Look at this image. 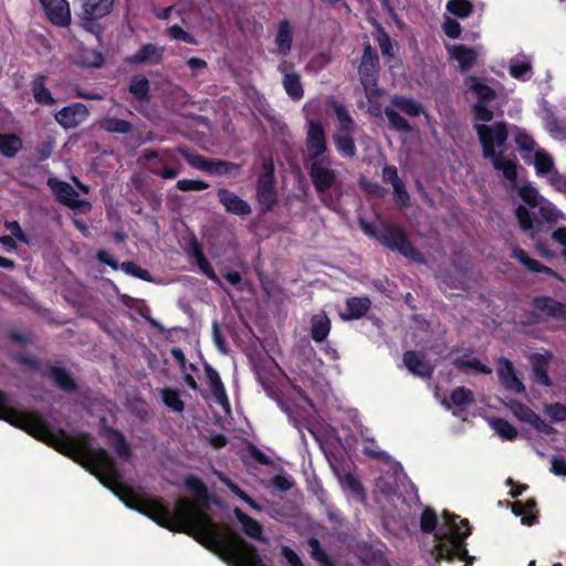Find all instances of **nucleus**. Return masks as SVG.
Wrapping results in <instances>:
<instances>
[{"label":"nucleus","instance_id":"obj_32","mask_svg":"<svg viewBox=\"0 0 566 566\" xmlns=\"http://www.w3.org/2000/svg\"><path fill=\"white\" fill-rule=\"evenodd\" d=\"M391 104L394 107L403 112L406 115L416 117L419 116L422 112V105L416 102L412 98H407L403 96L395 95L391 97Z\"/></svg>","mask_w":566,"mask_h":566},{"label":"nucleus","instance_id":"obj_12","mask_svg":"<svg viewBox=\"0 0 566 566\" xmlns=\"http://www.w3.org/2000/svg\"><path fill=\"white\" fill-rule=\"evenodd\" d=\"M279 71L283 74L282 85L286 94L294 101H300L304 96V90L301 83V76L290 71V66L286 62L279 65Z\"/></svg>","mask_w":566,"mask_h":566},{"label":"nucleus","instance_id":"obj_59","mask_svg":"<svg viewBox=\"0 0 566 566\" xmlns=\"http://www.w3.org/2000/svg\"><path fill=\"white\" fill-rule=\"evenodd\" d=\"M442 28L449 38L457 39L461 34L460 23L451 18L444 20Z\"/></svg>","mask_w":566,"mask_h":566},{"label":"nucleus","instance_id":"obj_17","mask_svg":"<svg viewBox=\"0 0 566 566\" xmlns=\"http://www.w3.org/2000/svg\"><path fill=\"white\" fill-rule=\"evenodd\" d=\"M451 405L448 407L452 409V412L459 416L465 411L475 401L473 392L465 387H457L450 395Z\"/></svg>","mask_w":566,"mask_h":566},{"label":"nucleus","instance_id":"obj_6","mask_svg":"<svg viewBox=\"0 0 566 566\" xmlns=\"http://www.w3.org/2000/svg\"><path fill=\"white\" fill-rule=\"evenodd\" d=\"M312 182L319 193L328 190L336 180V172L332 168L328 156L306 160Z\"/></svg>","mask_w":566,"mask_h":566},{"label":"nucleus","instance_id":"obj_29","mask_svg":"<svg viewBox=\"0 0 566 566\" xmlns=\"http://www.w3.org/2000/svg\"><path fill=\"white\" fill-rule=\"evenodd\" d=\"M513 255L527 270H530L532 272L543 273V274H547V275H554V271L551 268H548L546 265H543L537 260L528 256V254L524 250H522L520 248H514L513 249Z\"/></svg>","mask_w":566,"mask_h":566},{"label":"nucleus","instance_id":"obj_38","mask_svg":"<svg viewBox=\"0 0 566 566\" xmlns=\"http://www.w3.org/2000/svg\"><path fill=\"white\" fill-rule=\"evenodd\" d=\"M403 238H405V234L400 229L388 228L381 233V235L379 237V240L381 241L382 244L388 247L390 250H396L399 242Z\"/></svg>","mask_w":566,"mask_h":566},{"label":"nucleus","instance_id":"obj_11","mask_svg":"<svg viewBox=\"0 0 566 566\" xmlns=\"http://www.w3.org/2000/svg\"><path fill=\"white\" fill-rule=\"evenodd\" d=\"M45 15L55 25L66 27L71 22V10L66 0H40Z\"/></svg>","mask_w":566,"mask_h":566},{"label":"nucleus","instance_id":"obj_46","mask_svg":"<svg viewBox=\"0 0 566 566\" xmlns=\"http://www.w3.org/2000/svg\"><path fill=\"white\" fill-rule=\"evenodd\" d=\"M178 151L185 157L187 163L192 166L193 168H197L202 171L208 170L209 160L203 158L200 155L191 154L186 148H178Z\"/></svg>","mask_w":566,"mask_h":566},{"label":"nucleus","instance_id":"obj_33","mask_svg":"<svg viewBox=\"0 0 566 566\" xmlns=\"http://www.w3.org/2000/svg\"><path fill=\"white\" fill-rule=\"evenodd\" d=\"M467 85L470 91L475 93L478 101L486 103L488 101L495 98L494 90L483 84L476 76H469L467 80Z\"/></svg>","mask_w":566,"mask_h":566},{"label":"nucleus","instance_id":"obj_13","mask_svg":"<svg viewBox=\"0 0 566 566\" xmlns=\"http://www.w3.org/2000/svg\"><path fill=\"white\" fill-rule=\"evenodd\" d=\"M218 198L224 209L230 213L247 216L251 212L249 203L228 189H219Z\"/></svg>","mask_w":566,"mask_h":566},{"label":"nucleus","instance_id":"obj_51","mask_svg":"<svg viewBox=\"0 0 566 566\" xmlns=\"http://www.w3.org/2000/svg\"><path fill=\"white\" fill-rule=\"evenodd\" d=\"M235 168H238L237 165L228 163V161L209 160V166H208L207 172L214 174V175H224Z\"/></svg>","mask_w":566,"mask_h":566},{"label":"nucleus","instance_id":"obj_57","mask_svg":"<svg viewBox=\"0 0 566 566\" xmlns=\"http://www.w3.org/2000/svg\"><path fill=\"white\" fill-rule=\"evenodd\" d=\"M532 379L535 384L543 386H551L552 384L546 369L541 364L534 365Z\"/></svg>","mask_w":566,"mask_h":566},{"label":"nucleus","instance_id":"obj_49","mask_svg":"<svg viewBox=\"0 0 566 566\" xmlns=\"http://www.w3.org/2000/svg\"><path fill=\"white\" fill-rule=\"evenodd\" d=\"M176 187L181 191H200L207 189L209 185L202 180L180 179Z\"/></svg>","mask_w":566,"mask_h":566},{"label":"nucleus","instance_id":"obj_14","mask_svg":"<svg viewBox=\"0 0 566 566\" xmlns=\"http://www.w3.org/2000/svg\"><path fill=\"white\" fill-rule=\"evenodd\" d=\"M403 364L407 369L413 374L415 376L421 378H430L433 373V367L430 366L422 354L417 352H406L403 354Z\"/></svg>","mask_w":566,"mask_h":566},{"label":"nucleus","instance_id":"obj_54","mask_svg":"<svg viewBox=\"0 0 566 566\" xmlns=\"http://www.w3.org/2000/svg\"><path fill=\"white\" fill-rule=\"evenodd\" d=\"M196 259H197V264L199 266V269L210 279L212 280L213 282L220 284V280L218 277V275L214 273V271L212 270V268L210 266L209 262L207 261V259L203 256L202 252L201 251H197L196 253Z\"/></svg>","mask_w":566,"mask_h":566},{"label":"nucleus","instance_id":"obj_25","mask_svg":"<svg viewBox=\"0 0 566 566\" xmlns=\"http://www.w3.org/2000/svg\"><path fill=\"white\" fill-rule=\"evenodd\" d=\"M453 365L457 369L464 374H468L470 370L485 375L492 374V369L489 366L484 365L481 360L474 357H457L453 360Z\"/></svg>","mask_w":566,"mask_h":566},{"label":"nucleus","instance_id":"obj_24","mask_svg":"<svg viewBox=\"0 0 566 566\" xmlns=\"http://www.w3.org/2000/svg\"><path fill=\"white\" fill-rule=\"evenodd\" d=\"M293 38V28L287 20H283L279 24L275 44L281 54L286 55L291 51Z\"/></svg>","mask_w":566,"mask_h":566},{"label":"nucleus","instance_id":"obj_43","mask_svg":"<svg viewBox=\"0 0 566 566\" xmlns=\"http://www.w3.org/2000/svg\"><path fill=\"white\" fill-rule=\"evenodd\" d=\"M51 377L56 386L64 390L74 389V382L67 371L60 367H53L51 369Z\"/></svg>","mask_w":566,"mask_h":566},{"label":"nucleus","instance_id":"obj_52","mask_svg":"<svg viewBox=\"0 0 566 566\" xmlns=\"http://www.w3.org/2000/svg\"><path fill=\"white\" fill-rule=\"evenodd\" d=\"M474 115L480 124H488L493 118V112L482 101H478L474 105Z\"/></svg>","mask_w":566,"mask_h":566},{"label":"nucleus","instance_id":"obj_16","mask_svg":"<svg viewBox=\"0 0 566 566\" xmlns=\"http://www.w3.org/2000/svg\"><path fill=\"white\" fill-rule=\"evenodd\" d=\"M233 513L245 535L263 543L266 542L263 537V526L256 520L242 512L239 507H235Z\"/></svg>","mask_w":566,"mask_h":566},{"label":"nucleus","instance_id":"obj_37","mask_svg":"<svg viewBox=\"0 0 566 566\" xmlns=\"http://www.w3.org/2000/svg\"><path fill=\"white\" fill-rule=\"evenodd\" d=\"M490 426L503 439L513 440L517 436V430L503 419H492Z\"/></svg>","mask_w":566,"mask_h":566},{"label":"nucleus","instance_id":"obj_8","mask_svg":"<svg viewBox=\"0 0 566 566\" xmlns=\"http://www.w3.org/2000/svg\"><path fill=\"white\" fill-rule=\"evenodd\" d=\"M306 155L308 159L327 156L325 130L318 122L308 120L306 132Z\"/></svg>","mask_w":566,"mask_h":566},{"label":"nucleus","instance_id":"obj_50","mask_svg":"<svg viewBox=\"0 0 566 566\" xmlns=\"http://www.w3.org/2000/svg\"><path fill=\"white\" fill-rule=\"evenodd\" d=\"M534 161H535V167H536L537 171L541 174H546V172L551 171V169L553 167L552 157L544 151H536Z\"/></svg>","mask_w":566,"mask_h":566},{"label":"nucleus","instance_id":"obj_5","mask_svg":"<svg viewBox=\"0 0 566 566\" xmlns=\"http://www.w3.org/2000/svg\"><path fill=\"white\" fill-rule=\"evenodd\" d=\"M511 187L516 188L518 196L526 205L538 210V214L544 221L556 223L565 220V214L552 202L539 196L534 187L530 185L517 186L516 184L515 186L511 184Z\"/></svg>","mask_w":566,"mask_h":566},{"label":"nucleus","instance_id":"obj_36","mask_svg":"<svg viewBox=\"0 0 566 566\" xmlns=\"http://www.w3.org/2000/svg\"><path fill=\"white\" fill-rule=\"evenodd\" d=\"M384 113L387 116L389 125L392 129L403 133L411 132L412 128L409 123L392 107H386Z\"/></svg>","mask_w":566,"mask_h":566},{"label":"nucleus","instance_id":"obj_23","mask_svg":"<svg viewBox=\"0 0 566 566\" xmlns=\"http://www.w3.org/2000/svg\"><path fill=\"white\" fill-rule=\"evenodd\" d=\"M347 314H340L345 321L357 319L364 316L370 308L371 302L368 297H350L346 302Z\"/></svg>","mask_w":566,"mask_h":566},{"label":"nucleus","instance_id":"obj_53","mask_svg":"<svg viewBox=\"0 0 566 566\" xmlns=\"http://www.w3.org/2000/svg\"><path fill=\"white\" fill-rule=\"evenodd\" d=\"M515 143L521 150L533 151L535 142L525 132L517 129L514 135Z\"/></svg>","mask_w":566,"mask_h":566},{"label":"nucleus","instance_id":"obj_63","mask_svg":"<svg viewBox=\"0 0 566 566\" xmlns=\"http://www.w3.org/2000/svg\"><path fill=\"white\" fill-rule=\"evenodd\" d=\"M392 188L396 202L401 206H407L409 203V195L405 189L403 182L401 181L400 184L395 185Z\"/></svg>","mask_w":566,"mask_h":566},{"label":"nucleus","instance_id":"obj_4","mask_svg":"<svg viewBox=\"0 0 566 566\" xmlns=\"http://www.w3.org/2000/svg\"><path fill=\"white\" fill-rule=\"evenodd\" d=\"M333 109L338 120V127L333 135L336 149L342 156L353 158L356 155L353 137L356 124L344 105L334 103Z\"/></svg>","mask_w":566,"mask_h":566},{"label":"nucleus","instance_id":"obj_45","mask_svg":"<svg viewBox=\"0 0 566 566\" xmlns=\"http://www.w3.org/2000/svg\"><path fill=\"white\" fill-rule=\"evenodd\" d=\"M185 485L198 501H202L207 497V488L200 479L192 475L188 476L185 481Z\"/></svg>","mask_w":566,"mask_h":566},{"label":"nucleus","instance_id":"obj_48","mask_svg":"<svg viewBox=\"0 0 566 566\" xmlns=\"http://www.w3.org/2000/svg\"><path fill=\"white\" fill-rule=\"evenodd\" d=\"M169 38L176 41H184L189 44H197L196 39L181 27L174 24L167 30Z\"/></svg>","mask_w":566,"mask_h":566},{"label":"nucleus","instance_id":"obj_44","mask_svg":"<svg viewBox=\"0 0 566 566\" xmlns=\"http://www.w3.org/2000/svg\"><path fill=\"white\" fill-rule=\"evenodd\" d=\"M447 9L458 18H467L472 12V6L468 0H450L447 3Z\"/></svg>","mask_w":566,"mask_h":566},{"label":"nucleus","instance_id":"obj_19","mask_svg":"<svg viewBox=\"0 0 566 566\" xmlns=\"http://www.w3.org/2000/svg\"><path fill=\"white\" fill-rule=\"evenodd\" d=\"M448 51L450 55L458 61L461 70L472 67L479 55L476 50L467 48L463 44L449 45Z\"/></svg>","mask_w":566,"mask_h":566},{"label":"nucleus","instance_id":"obj_62","mask_svg":"<svg viewBox=\"0 0 566 566\" xmlns=\"http://www.w3.org/2000/svg\"><path fill=\"white\" fill-rule=\"evenodd\" d=\"M219 479L231 490V492L237 495L242 501L247 502L250 497L244 491H242L237 484H234L231 480L224 476L222 473H217Z\"/></svg>","mask_w":566,"mask_h":566},{"label":"nucleus","instance_id":"obj_55","mask_svg":"<svg viewBox=\"0 0 566 566\" xmlns=\"http://www.w3.org/2000/svg\"><path fill=\"white\" fill-rule=\"evenodd\" d=\"M398 252H400L402 255L420 262L421 258L420 254L416 251V249L412 247V244L406 239V237L399 242L398 247L396 248Z\"/></svg>","mask_w":566,"mask_h":566},{"label":"nucleus","instance_id":"obj_34","mask_svg":"<svg viewBox=\"0 0 566 566\" xmlns=\"http://www.w3.org/2000/svg\"><path fill=\"white\" fill-rule=\"evenodd\" d=\"M22 148V140L17 135L0 134V153L8 158L15 156Z\"/></svg>","mask_w":566,"mask_h":566},{"label":"nucleus","instance_id":"obj_30","mask_svg":"<svg viewBox=\"0 0 566 566\" xmlns=\"http://www.w3.org/2000/svg\"><path fill=\"white\" fill-rule=\"evenodd\" d=\"M534 306L546 316H563L566 314L565 305L549 297L535 298Z\"/></svg>","mask_w":566,"mask_h":566},{"label":"nucleus","instance_id":"obj_35","mask_svg":"<svg viewBox=\"0 0 566 566\" xmlns=\"http://www.w3.org/2000/svg\"><path fill=\"white\" fill-rule=\"evenodd\" d=\"M76 63L86 67H101L104 63V57L96 50L82 49L76 56Z\"/></svg>","mask_w":566,"mask_h":566},{"label":"nucleus","instance_id":"obj_28","mask_svg":"<svg viewBox=\"0 0 566 566\" xmlns=\"http://www.w3.org/2000/svg\"><path fill=\"white\" fill-rule=\"evenodd\" d=\"M97 125L107 133L129 134L133 130V124L130 122L112 116L103 117Z\"/></svg>","mask_w":566,"mask_h":566},{"label":"nucleus","instance_id":"obj_60","mask_svg":"<svg viewBox=\"0 0 566 566\" xmlns=\"http://www.w3.org/2000/svg\"><path fill=\"white\" fill-rule=\"evenodd\" d=\"M310 548H311V555L314 559L319 562L322 565H325L327 563V556L322 549L319 542L315 538H311L308 542Z\"/></svg>","mask_w":566,"mask_h":566},{"label":"nucleus","instance_id":"obj_56","mask_svg":"<svg viewBox=\"0 0 566 566\" xmlns=\"http://www.w3.org/2000/svg\"><path fill=\"white\" fill-rule=\"evenodd\" d=\"M420 525L423 532H432L437 526L436 513L429 509L424 510L421 514Z\"/></svg>","mask_w":566,"mask_h":566},{"label":"nucleus","instance_id":"obj_42","mask_svg":"<svg viewBox=\"0 0 566 566\" xmlns=\"http://www.w3.org/2000/svg\"><path fill=\"white\" fill-rule=\"evenodd\" d=\"M161 398L164 403L170 408L174 411L181 412L184 410V402L179 397V394L177 390L174 389H163L161 390Z\"/></svg>","mask_w":566,"mask_h":566},{"label":"nucleus","instance_id":"obj_41","mask_svg":"<svg viewBox=\"0 0 566 566\" xmlns=\"http://www.w3.org/2000/svg\"><path fill=\"white\" fill-rule=\"evenodd\" d=\"M515 216H516V218L518 220V223H520L521 228L525 232H528L530 235L534 239L535 238V232H534L533 218H532L530 211L527 210V208L522 206V205H520L515 209Z\"/></svg>","mask_w":566,"mask_h":566},{"label":"nucleus","instance_id":"obj_64","mask_svg":"<svg viewBox=\"0 0 566 566\" xmlns=\"http://www.w3.org/2000/svg\"><path fill=\"white\" fill-rule=\"evenodd\" d=\"M551 470L556 475H566V460L562 457H553Z\"/></svg>","mask_w":566,"mask_h":566},{"label":"nucleus","instance_id":"obj_1","mask_svg":"<svg viewBox=\"0 0 566 566\" xmlns=\"http://www.w3.org/2000/svg\"><path fill=\"white\" fill-rule=\"evenodd\" d=\"M483 157L489 159L493 168L502 172L503 177L513 186L517 178V167L513 158L505 155L507 129L504 122L494 124H475Z\"/></svg>","mask_w":566,"mask_h":566},{"label":"nucleus","instance_id":"obj_47","mask_svg":"<svg viewBox=\"0 0 566 566\" xmlns=\"http://www.w3.org/2000/svg\"><path fill=\"white\" fill-rule=\"evenodd\" d=\"M510 409L517 419L527 423H530L536 415L531 408L517 401L512 402Z\"/></svg>","mask_w":566,"mask_h":566},{"label":"nucleus","instance_id":"obj_31","mask_svg":"<svg viewBox=\"0 0 566 566\" xmlns=\"http://www.w3.org/2000/svg\"><path fill=\"white\" fill-rule=\"evenodd\" d=\"M205 371L212 395L219 403H223L227 400V395L219 373L210 366H206Z\"/></svg>","mask_w":566,"mask_h":566},{"label":"nucleus","instance_id":"obj_3","mask_svg":"<svg viewBox=\"0 0 566 566\" xmlns=\"http://www.w3.org/2000/svg\"><path fill=\"white\" fill-rule=\"evenodd\" d=\"M378 73H379V60L376 51L373 50L370 44H367L364 48V53L361 56L360 64L358 66V74L360 78V83L364 87L366 97L371 105L368 109V112L374 115L378 116L380 113V108L378 106V99L382 95V92L377 86V80H378Z\"/></svg>","mask_w":566,"mask_h":566},{"label":"nucleus","instance_id":"obj_58","mask_svg":"<svg viewBox=\"0 0 566 566\" xmlns=\"http://www.w3.org/2000/svg\"><path fill=\"white\" fill-rule=\"evenodd\" d=\"M120 269L127 274H132V275L140 277L143 280H148V272L146 270H143L136 263H134L132 261L123 262L120 264Z\"/></svg>","mask_w":566,"mask_h":566},{"label":"nucleus","instance_id":"obj_2","mask_svg":"<svg viewBox=\"0 0 566 566\" xmlns=\"http://www.w3.org/2000/svg\"><path fill=\"white\" fill-rule=\"evenodd\" d=\"M443 525L438 530L436 538L438 541L434 549L438 558H462L467 553L463 546L465 537L470 534L468 521L457 522L458 516L444 512Z\"/></svg>","mask_w":566,"mask_h":566},{"label":"nucleus","instance_id":"obj_39","mask_svg":"<svg viewBox=\"0 0 566 566\" xmlns=\"http://www.w3.org/2000/svg\"><path fill=\"white\" fill-rule=\"evenodd\" d=\"M166 160H170L172 163L176 161V158L171 155L169 150L163 153L161 157L159 158V161L163 163V169L156 170L155 174L164 179H174L180 174V169L177 167L166 166Z\"/></svg>","mask_w":566,"mask_h":566},{"label":"nucleus","instance_id":"obj_20","mask_svg":"<svg viewBox=\"0 0 566 566\" xmlns=\"http://www.w3.org/2000/svg\"><path fill=\"white\" fill-rule=\"evenodd\" d=\"M128 92L137 103H148L150 99V83L145 76L135 75L129 82Z\"/></svg>","mask_w":566,"mask_h":566},{"label":"nucleus","instance_id":"obj_26","mask_svg":"<svg viewBox=\"0 0 566 566\" xmlns=\"http://www.w3.org/2000/svg\"><path fill=\"white\" fill-rule=\"evenodd\" d=\"M51 188L62 203L69 207L77 206V192L70 184L56 181L51 184Z\"/></svg>","mask_w":566,"mask_h":566},{"label":"nucleus","instance_id":"obj_22","mask_svg":"<svg viewBox=\"0 0 566 566\" xmlns=\"http://www.w3.org/2000/svg\"><path fill=\"white\" fill-rule=\"evenodd\" d=\"M331 331V321L327 315L322 312L316 314L311 319V336L316 343H322L326 339Z\"/></svg>","mask_w":566,"mask_h":566},{"label":"nucleus","instance_id":"obj_9","mask_svg":"<svg viewBox=\"0 0 566 566\" xmlns=\"http://www.w3.org/2000/svg\"><path fill=\"white\" fill-rule=\"evenodd\" d=\"M90 111L83 103H73L55 113L54 118L65 129H72L84 123Z\"/></svg>","mask_w":566,"mask_h":566},{"label":"nucleus","instance_id":"obj_61","mask_svg":"<svg viewBox=\"0 0 566 566\" xmlns=\"http://www.w3.org/2000/svg\"><path fill=\"white\" fill-rule=\"evenodd\" d=\"M4 226L11 232L10 237H13L14 240L29 244L27 235L23 233L17 221H7Z\"/></svg>","mask_w":566,"mask_h":566},{"label":"nucleus","instance_id":"obj_18","mask_svg":"<svg viewBox=\"0 0 566 566\" xmlns=\"http://www.w3.org/2000/svg\"><path fill=\"white\" fill-rule=\"evenodd\" d=\"M164 54V49L155 44L148 43L140 48L134 55L129 56L127 61L132 64L142 63H159Z\"/></svg>","mask_w":566,"mask_h":566},{"label":"nucleus","instance_id":"obj_15","mask_svg":"<svg viewBox=\"0 0 566 566\" xmlns=\"http://www.w3.org/2000/svg\"><path fill=\"white\" fill-rule=\"evenodd\" d=\"M509 73L516 80L526 81L533 75L532 60L525 54H517L509 62Z\"/></svg>","mask_w":566,"mask_h":566},{"label":"nucleus","instance_id":"obj_21","mask_svg":"<svg viewBox=\"0 0 566 566\" xmlns=\"http://www.w3.org/2000/svg\"><path fill=\"white\" fill-rule=\"evenodd\" d=\"M115 0H85L83 4L84 15L87 20H97L107 15Z\"/></svg>","mask_w":566,"mask_h":566},{"label":"nucleus","instance_id":"obj_10","mask_svg":"<svg viewBox=\"0 0 566 566\" xmlns=\"http://www.w3.org/2000/svg\"><path fill=\"white\" fill-rule=\"evenodd\" d=\"M497 377L501 385L506 389L515 394L525 392V386L517 376L516 369L514 368L511 360L507 358H499L497 360Z\"/></svg>","mask_w":566,"mask_h":566},{"label":"nucleus","instance_id":"obj_40","mask_svg":"<svg viewBox=\"0 0 566 566\" xmlns=\"http://www.w3.org/2000/svg\"><path fill=\"white\" fill-rule=\"evenodd\" d=\"M108 442L112 444L119 458L128 459L130 455L129 446L124 437L116 431H112L108 436Z\"/></svg>","mask_w":566,"mask_h":566},{"label":"nucleus","instance_id":"obj_27","mask_svg":"<svg viewBox=\"0 0 566 566\" xmlns=\"http://www.w3.org/2000/svg\"><path fill=\"white\" fill-rule=\"evenodd\" d=\"M32 94L36 103L42 105H53L55 99L51 92L45 87V76L36 75L32 80Z\"/></svg>","mask_w":566,"mask_h":566},{"label":"nucleus","instance_id":"obj_7","mask_svg":"<svg viewBox=\"0 0 566 566\" xmlns=\"http://www.w3.org/2000/svg\"><path fill=\"white\" fill-rule=\"evenodd\" d=\"M256 190L259 201L265 209H270L276 202L274 165L270 159L263 163V174L259 177Z\"/></svg>","mask_w":566,"mask_h":566}]
</instances>
